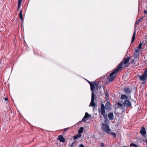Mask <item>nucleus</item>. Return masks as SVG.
I'll return each mask as SVG.
<instances>
[{"mask_svg":"<svg viewBox=\"0 0 147 147\" xmlns=\"http://www.w3.org/2000/svg\"><path fill=\"white\" fill-rule=\"evenodd\" d=\"M102 130H104L105 132L107 133H109V131H111L109 126L105 123L102 124Z\"/></svg>","mask_w":147,"mask_h":147,"instance_id":"f03ea898","label":"nucleus"},{"mask_svg":"<svg viewBox=\"0 0 147 147\" xmlns=\"http://www.w3.org/2000/svg\"><path fill=\"white\" fill-rule=\"evenodd\" d=\"M76 142H73L72 144L70 145V147H73L74 144H75L76 143Z\"/></svg>","mask_w":147,"mask_h":147,"instance_id":"5701e85b","label":"nucleus"},{"mask_svg":"<svg viewBox=\"0 0 147 147\" xmlns=\"http://www.w3.org/2000/svg\"><path fill=\"white\" fill-rule=\"evenodd\" d=\"M145 71H146L147 72V69L146 70H145Z\"/></svg>","mask_w":147,"mask_h":147,"instance_id":"e433bc0d","label":"nucleus"},{"mask_svg":"<svg viewBox=\"0 0 147 147\" xmlns=\"http://www.w3.org/2000/svg\"><path fill=\"white\" fill-rule=\"evenodd\" d=\"M118 105L119 106V107H121L123 106V105L122 104L120 103L119 102L118 103Z\"/></svg>","mask_w":147,"mask_h":147,"instance_id":"a878e982","label":"nucleus"},{"mask_svg":"<svg viewBox=\"0 0 147 147\" xmlns=\"http://www.w3.org/2000/svg\"><path fill=\"white\" fill-rule=\"evenodd\" d=\"M105 144L103 143H101V145H100V147H104Z\"/></svg>","mask_w":147,"mask_h":147,"instance_id":"bb28decb","label":"nucleus"},{"mask_svg":"<svg viewBox=\"0 0 147 147\" xmlns=\"http://www.w3.org/2000/svg\"><path fill=\"white\" fill-rule=\"evenodd\" d=\"M69 129V128H65L64 129V131H66L67 130Z\"/></svg>","mask_w":147,"mask_h":147,"instance_id":"c85d7f7f","label":"nucleus"},{"mask_svg":"<svg viewBox=\"0 0 147 147\" xmlns=\"http://www.w3.org/2000/svg\"><path fill=\"white\" fill-rule=\"evenodd\" d=\"M135 35H136V31L135 30L134 31V32L133 34L132 38V39H131V43H132L134 41L135 38Z\"/></svg>","mask_w":147,"mask_h":147,"instance_id":"4468645a","label":"nucleus"},{"mask_svg":"<svg viewBox=\"0 0 147 147\" xmlns=\"http://www.w3.org/2000/svg\"><path fill=\"white\" fill-rule=\"evenodd\" d=\"M87 81L89 83V84H90H90H91L92 83V82H90V81H89L88 80H87Z\"/></svg>","mask_w":147,"mask_h":147,"instance_id":"c756f323","label":"nucleus"},{"mask_svg":"<svg viewBox=\"0 0 147 147\" xmlns=\"http://www.w3.org/2000/svg\"><path fill=\"white\" fill-rule=\"evenodd\" d=\"M99 116L100 117V118H102V116H100V115H99Z\"/></svg>","mask_w":147,"mask_h":147,"instance_id":"2f4dec72","label":"nucleus"},{"mask_svg":"<svg viewBox=\"0 0 147 147\" xmlns=\"http://www.w3.org/2000/svg\"><path fill=\"white\" fill-rule=\"evenodd\" d=\"M82 136V134H78L73 136V138L74 140H76L77 139L79 138Z\"/></svg>","mask_w":147,"mask_h":147,"instance_id":"ddd939ff","label":"nucleus"},{"mask_svg":"<svg viewBox=\"0 0 147 147\" xmlns=\"http://www.w3.org/2000/svg\"><path fill=\"white\" fill-rule=\"evenodd\" d=\"M5 100L6 101H7L8 100V98H5Z\"/></svg>","mask_w":147,"mask_h":147,"instance_id":"7c9ffc66","label":"nucleus"},{"mask_svg":"<svg viewBox=\"0 0 147 147\" xmlns=\"http://www.w3.org/2000/svg\"><path fill=\"white\" fill-rule=\"evenodd\" d=\"M94 95L93 94H92L91 101L89 105V107L92 106L94 107L95 106L96 104L94 102Z\"/></svg>","mask_w":147,"mask_h":147,"instance_id":"0eeeda50","label":"nucleus"},{"mask_svg":"<svg viewBox=\"0 0 147 147\" xmlns=\"http://www.w3.org/2000/svg\"><path fill=\"white\" fill-rule=\"evenodd\" d=\"M147 77V72L144 71V74L142 76H140L139 79L141 81H145L146 80Z\"/></svg>","mask_w":147,"mask_h":147,"instance_id":"20e7f679","label":"nucleus"},{"mask_svg":"<svg viewBox=\"0 0 147 147\" xmlns=\"http://www.w3.org/2000/svg\"><path fill=\"white\" fill-rule=\"evenodd\" d=\"M84 129V128L83 127H81L79 129L78 131V134H80L82 133L83 132V130Z\"/></svg>","mask_w":147,"mask_h":147,"instance_id":"f3484780","label":"nucleus"},{"mask_svg":"<svg viewBox=\"0 0 147 147\" xmlns=\"http://www.w3.org/2000/svg\"><path fill=\"white\" fill-rule=\"evenodd\" d=\"M111 105L109 102H107L105 105V107L106 109H109Z\"/></svg>","mask_w":147,"mask_h":147,"instance_id":"2eb2a0df","label":"nucleus"},{"mask_svg":"<svg viewBox=\"0 0 147 147\" xmlns=\"http://www.w3.org/2000/svg\"><path fill=\"white\" fill-rule=\"evenodd\" d=\"M20 17L22 20H23V16L22 15V11L21 10L20 11Z\"/></svg>","mask_w":147,"mask_h":147,"instance_id":"aec40b11","label":"nucleus"},{"mask_svg":"<svg viewBox=\"0 0 147 147\" xmlns=\"http://www.w3.org/2000/svg\"><path fill=\"white\" fill-rule=\"evenodd\" d=\"M140 133L145 138L146 137L145 135L146 134V130L145 127H143L141 128Z\"/></svg>","mask_w":147,"mask_h":147,"instance_id":"423d86ee","label":"nucleus"},{"mask_svg":"<svg viewBox=\"0 0 147 147\" xmlns=\"http://www.w3.org/2000/svg\"><path fill=\"white\" fill-rule=\"evenodd\" d=\"M22 0H18V9L19 10L20 7Z\"/></svg>","mask_w":147,"mask_h":147,"instance_id":"6ab92c4d","label":"nucleus"},{"mask_svg":"<svg viewBox=\"0 0 147 147\" xmlns=\"http://www.w3.org/2000/svg\"><path fill=\"white\" fill-rule=\"evenodd\" d=\"M96 85V84L95 82H92V83L90 84V89L92 92V94H93V95H94V89L95 88V86Z\"/></svg>","mask_w":147,"mask_h":147,"instance_id":"7ed1b4c3","label":"nucleus"},{"mask_svg":"<svg viewBox=\"0 0 147 147\" xmlns=\"http://www.w3.org/2000/svg\"><path fill=\"white\" fill-rule=\"evenodd\" d=\"M110 134L114 138H115L116 136V134L115 132L110 133Z\"/></svg>","mask_w":147,"mask_h":147,"instance_id":"412c9836","label":"nucleus"},{"mask_svg":"<svg viewBox=\"0 0 147 147\" xmlns=\"http://www.w3.org/2000/svg\"><path fill=\"white\" fill-rule=\"evenodd\" d=\"M131 89L127 88H125L124 90V91L126 94H130L131 93Z\"/></svg>","mask_w":147,"mask_h":147,"instance_id":"9b49d317","label":"nucleus"},{"mask_svg":"<svg viewBox=\"0 0 147 147\" xmlns=\"http://www.w3.org/2000/svg\"><path fill=\"white\" fill-rule=\"evenodd\" d=\"M90 116V115L88 114V113L86 112L85 113V115L82 119V121H84L86 120V119L87 118Z\"/></svg>","mask_w":147,"mask_h":147,"instance_id":"f8f14e48","label":"nucleus"},{"mask_svg":"<svg viewBox=\"0 0 147 147\" xmlns=\"http://www.w3.org/2000/svg\"><path fill=\"white\" fill-rule=\"evenodd\" d=\"M79 147H84V146L82 144H81L80 145Z\"/></svg>","mask_w":147,"mask_h":147,"instance_id":"cd10ccee","label":"nucleus"},{"mask_svg":"<svg viewBox=\"0 0 147 147\" xmlns=\"http://www.w3.org/2000/svg\"><path fill=\"white\" fill-rule=\"evenodd\" d=\"M128 98V97L127 96L124 95L122 94L121 95V98L122 99H127Z\"/></svg>","mask_w":147,"mask_h":147,"instance_id":"a211bd4d","label":"nucleus"},{"mask_svg":"<svg viewBox=\"0 0 147 147\" xmlns=\"http://www.w3.org/2000/svg\"><path fill=\"white\" fill-rule=\"evenodd\" d=\"M102 115L103 116V117L104 118H105V119H107V115L105 114V113L104 114V115Z\"/></svg>","mask_w":147,"mask_h":147,"instance_id":"393cba45","label":"nucleus"},{"mask_svg":"<svg viewBox=\"0 0 147 147\" xmlns=\"http://www.w3.org/2000/svg\"><path fill=\"white\" fill-rule=\"evenodd\" d=\"M123 105L125 107H130L131 105V102L128 100H126L124 102Z\"/></svg>","mask_w":147,"mask_h":147,"instance_id":"6e6552de","label":"nucleus"},{"mask_svg":"<svg viewBox=\"0 0 147 147\" xmlns=\"http://www.w3.org/2000/svg\"><path fill=\"white\" fill-rule=\"evenodd\" d=\"M143 18H142L138 19L135 22V24L136 26L138 25V24L141 22V21L143 19Z\"/></svg>","mask_w":147,"mask_h":147,"instance_id":"dca6fc26","label":"nucleus"},{"mask_svg":"<svg viewBox=\"0 0 147 147\" xmlns=\"http://www.w3.org/2000/svg\"><path fill=\"white\" fill-rule=\"evenodd\" d=\"M130 57H129L125 59L118 65L117 68L114 69L113 71L109 75L110 77L109 78L108 80L109 82H112L114 80L118 71L122 68L124 64H126L129 62Z\"/></svg>","mask_w":147,"mask_h":147,"instance_id":"f257e3e1","label":"nucleus"},{"mask_svg":"<svg viewBox=\"0 0 147 147\" xmlns=\"http://www.w3.org/2000/svg\"><path fill=\"white\" fill-rule=\"evenodd\" d=\"M57 139L60 142H65V138L63 137L62 135H59L58 136Z\"/></svg>","mask_w":147,"mask_h":147,"instance_id":"1a4fd4ad","label":"nucleus"},{"mask_svg":"<svg viewBox=\"0 0 147 147\" xmlns=\"http://www.w3.org/2000/svg\"><path fill=\"white\" fill-rule=\"evenodd\" d=\"M142 140V141H143V142H144V141H145V140Z\"/></svg>","mask_w":147,"mask_h":147,"instance_id":"473e14b6","label":"nucleus"},{"mask_svg":"<svg viewBox=\"0 0 147 147\" xmlns=\"http://www.w3.org/2000/svg\"><path fill=\"white\" fill-rule=\"evenodd\" d=\"M145 142L147 143V139L146 140Z\"/></svg>","mask_w":147,"mask_h":147,"instance_id":"f704fd0d","label":"nucleus"},{"mask_svg":"<svg viewBox=\"0 0 147 147\" xmlns=\"http://www.w3.org/2000/svg\"><path fill=\"white\" fill-rule=\"evenodd\" d=\"M132 63H133L134 62V60H132Z\"/></svg>","mask_w":147,"mask_h":147,"instance_id":"72a5a7b5","label":"nucleus"},{"mask_svg":"<svg viewBox=\"0 0 147 147\" xmlns=\"http://www.w3.org/2000/svg\"><path fill=\"white\" fill-rule=\"evenodd\" d=\"M142 44L141 43V41L138 47L137 48H138V49H141L142 48Z\"/></svg>","mask_w":147,"mask_h":147,"instance_id":"4be33fe9","label":"nucleus"},{"mask_svg":"<svg viewBox=\"0 0 147 147\" xmlns=\"http://www.w3.org/2000/svg\"><path fill=\"white\" fill-rule=\"evenodd\" d=\"M108 117L109 120L111 121L113 120L114 119V118L113 113L112 112L110 113L108 115Z\"/></svg>","mask_w":147,"mask_h":147,"instance_id":"9d476101","label":"nucleus"},{"mask_svg":"<svg viewBox=\"0 0 147 147\" xmlns=\"http://www.w3.org/2000/svg\"><path fill=\"white\" fill-rule=\"evenodd\" d=\"M123 147H128V146H123Z\"/></svg>","mask_w":147,"mask_h":147,"instance_id":"c9c22d12","label":"nucleus"},{"mask_svg":"<svg viewBox=\"0 0 147 147\" xmlns=\"http://www.w3.org/2000/svg\"><path fill=\"white\" fill-rule=\"evenodd\" d=\"M100 108V110H99V112L102 115H104L105 113V107L103 104H101Z\"/></svg>","mask_w":147,"mask_h":147,"instance_id":"39448f33","label":"nucleus"},{"mask_svg":"<svg viewBox=\"0 0 147 147\" xmlns=\"http://www.w3.org/2000/svg\"><path fill=\"white\" fill-rule=\"evenodd\" d=\"M140 49H138V48H137V49H136L135 50V52L136 53H138L139 52V51H140Z\"/></svg>","mask_w":147,"mask_h":147,"instance_id":"b1692460","label":"nucleus"}]
</instances>
